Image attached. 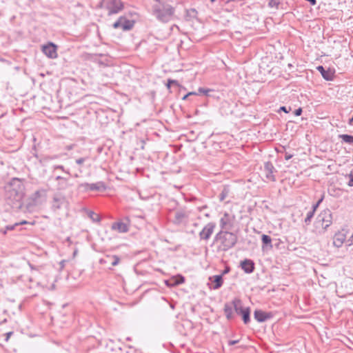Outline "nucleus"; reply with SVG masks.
<instances>
[{"label":"nucleus","instance_id":"obj_1","mask_svg":"<svg viewBox=\"0 0 353 353\" xmlns=\"http://www.w3.org/2000/svg\"><path fill=\"white\" fill-rule=\"evenodd\" d=\"M4 190L6 203L14 211L21 210L23 206V199L25 195V186L23 181L19 178H12L6 183Z\"/></svg>","mask_w":353,"mask_h":353},{"label":"nucleus","instance_id":"obj_2","mask_svg":"<svg viewBox=\"0 0 353 353\" xmlns=\"http://www.w3.org/2000/svg\"><path fill=\"white\" fill-rule=\"evenodd\" d=\"M223 312L229 321H233L236 316H240L245 325H248L251 321V308L245 306L239 298L226 302L223 306Z\"/></svg>","mask_w":353,"mask_h":353},{"label":"nucleus","instance_id":"obj_3","mask_svg":"<svg viewBox=\"0 0 353 353\" xmlns=\"http://www.w3.org/2000/svg\"><path fill=\"white\" fill-rule=\"evenodd\" d=\"M237 241L238 236L236 233L223 230L214 235L211 246L215 245L217 252H226L234 248Z\"/></svg>","mask_w":353,"mask_h":353},{"label":"nucleus","instance_id":"obj_4","mask_svg":"<svg viewBox=\"0 0 353 353\" xmlns=\"http://www.w3.org/2000/svg\"><path fill=\"white\" fill-rule=\"evenodd\" d=\"M174 13V8L170 5L163 4L161 8L159 6H153V14L156 18L163 23L168 22Z\"/></svg>","mask_w":353,"mask_h":353},{"label":"nucleus","instance_id":"obj_5","mask_svg":"<svg viewBox=\"0 0 353 353\" xmlns=\"http://www.w3.org/2000/svg\"><path fill=\"white\" fill-rule=\"evenodd\" d=\"M103 3L108 11V16L117 14L124 8V3L121 0H103L99 4V7H101Z\"/></svg>","mask_w":353,"mask_h":353},{"label":"nucleus","instance_id":"obj_6","mask_svg":"<svg viewBox=\"0 0 353 353\" xmlns=\"http://www.w3.org/2000/svg\"><path fill=\"white\" fill-rule=\"evenodd\" d=\"M332 223V213L330 209L323 210L316 217L315 225L317 228L321 225L325 231Z\"/></svg>","mask_w":353,"mask_h":353},{"label":"nucleus","instance_id":"obj_7","mask_svg":"<svg viewBox=\"0 0 353 353\" xmlns=\"http://www.w3.org/2000/svg\"><path fill=\"white\" fill-rule=\"evenodd\" d=\"M135 24L134 20H130L125 15L120 16L119 19L112 24L114 29L121 28L123 31L131 30Z\"/></svg>","mask_w":353,"mask_h":353},{"label":"nucleus","instance_id":"obj_8","mask_svg":"<svg viewBox=\"0 0 353 353\" xmlns=\"http://www.w3.org/2000/svg\"><path fill=\"white\" fill-rule=\"evenodd\" d=\"M68 202L65 196L54 195L51 201V210L53 212L59 214L63 207H67Z\"/></svg>","mask_w":353,"mask_h":353},{"label":"nucleus","instance_id":"obj_9","mask_svg":"<svg viewBox=\"0 0 353 353\" xmlns=\"http://www.w3.org/2000/svg\"><path fill=\"white\" fill-rule=\"evenodd\" d=\"M216 224L215 222L208 223L199 233V236L201 241H208L212 234H213L214 229L216 228Z\"/></svg>","mask_w":353,"mask_h":353},{"label":"nucleus","instance_id":"obj_10","mask_svg":"<svg viewBox=\"0 0 353 353\" xmlns=\"http://www.w3.org/2000/svg\"><path fill=\"white\" fill-rule=\"evenodd\" d=\"M234 216H231L228 212H225L219 220L220 230H228L230 231L234 226Z\"/></svg>","mask_w":353,"mask_h":353},{"label":"nucleus","instance_id":"obj_11","mask_svg":"<svg viewBox=\"0 0 353 353\" xmlns=\"http://www.w3.org/2000/svg\"><path fill=\"white\" fill-rule=\"evenodd\" d=\"M42 52L50 59L57 57V46L53 42L49 41L41 46Z\"/></svg>","mask_w":353,"mask_h":353},{"label":"nucleus","instance_id":"obj_12","mask_svg":"<svg viewBox=\"0 0 353 353\" xmlns=\"http://www.w3.org/2000/svg\"><path fill=\"white\" fill-rule=\"evenodd\" d=\"M54 179L57 181L56 189L59 192H64L74 185L68 177L57 176Z\"/></svg>","mask_w":353,"mask_h":353},{"label":"nucleus","instance_id":"obj_13","mask_svg":"<svg viewBox=\"0 0 353 353\" xmlns=\"http://www.w3.org/2000/svg\"><path fill=\"white\" fill-rule=\"evenodd\" d=\"M263 172L266 179L270 181H276L274 173L277 172V170L271 161H269L264 163Z\"/></svg>","mask_w":353,"mask_h":353},{"label":"nucleus","instance_id":"obj_14","mask_svg":"<svg viewBox=\"0 0 353 353\" xmlns=\"http://www.w3.org/2000/svg\"><path fill=\"white\" fill-rule=\"evenodd\" d=\"M273 316L274 314L272 312H266L261 309H256L254 311V318L259 323H264Z\"/></svg>","mask_w":353,"mask_h":353},{"label":"nucleus","instance_id":"obj_15","mask_svg":"<svg viewBox=\"0 0 353 353\" xmlns=\"http://www.w3.org/2000/svg\"><path fill=\"white\" fill-rule=\"evenodd\" d=\"M239 268L248 274H252L255 270V263L252 259H244L239 263Z\"/></svg>","mask_w":353,"mask_h":353},{"label":"nucleus","instance_id":"obj_16","mask_svg":"<svg viewBox=\"0 0 353 353\" xmlns=\"http://www.w3.org/2000/svg\"><path fill=\"white\" fill-rule=\"evenodd\" d=\"M316 70L321 73L322 77L326 81H332L334 78L335 70L330 68H325L323 65H318Z\"/></svg>","mask_w":353,"mask_h":353},{"label":"nucleus","instance_id":"obj_17","mask_svg":"<svg viewBox=\"0 0 353 353\" xmlns=\"http://www.w3.org/2000/svg\"><path fill=\"white\" fill-rule=\"evenodd\" d=\"M261 250L263 252H268L272 249V239L270 236L263 234L261 235Z\"/></svg>","mask_w":353,"mask_h":353},{"label":"nucleus","instance_id":"obj_18","mask_svg":"<svg viewBox=\"0 0 353 353\" xmlns=\"http://www.w3.org/2000/svg\"><path fill=\"white\" fill-rule=\"evenodd\" d=\"M209 281H211L212 284L210 288L213 290H218L221 288L223 284V278L220 274L210 276Z\"/></svg>","mask_w":353,"mask_h":353},{"label":"nucleus","instance_id":"obj_19","mask_svg":"<svg viewBox=\"0 0 353 353\" xmlns=\"http://www.w3.org/2000/svg\"><path fill=\"white\" fill-rule=\"evenodd\" d=\"M189 214L184 210H178L175 212L173 223L175 225H180L188 219Z\"/></svg>","mask_w":353,"mask_h":353},{"label":"nucleus","instance_id":"obj_20","mask_svg":"<svg viewBox=\"0 0 353 353\" xmlns=\"http://www.w3.org/2000/svg\"><path fill=\"white\" fill-rule=\"evenodd\" d=\"M111 229L120 233H125L129 231V225L122 221H117L112 224Z\"/></svg>","mask_w":353,"mask_h":353},{"label":"nucleus","instance_id":"obj_21","mask_svg":"<svg viewBox=\"0 0 353 353\" xmlns=\"http://www.w3.org/2000/svg\"><path fill=\"white\" fill-rule=\"evenodd\" d=\"M345 239L346 235L344 233L341 232L339 231L335 233L333 238L334 246L338 248H341L343 245L344 241H345Z\"/></svg>","mask_w":353,"mask_h":353},{"label":"nucleus","instance_id":"obj_22","mask_svg":"<svg viewBox=\"0 0 353 353\" xmlns=\"http://www.w3.org/2000/svg\"><path fill=\"white\" fill-rule=\"evenodd\" d=\"M185 279L183 275L178 274L177 276L172 277V283H170L169 281H166L165 284L167 286L169 287H175L179 285L183 284V283H185Z\"/></svg>","mask_w":353,"mask_h":353},{"label":"nucleus","instance_id":"obj_23","mask_svg":"<svg viewBox=\"0 0 353 353\" xmlns=\"http://www.w3.org/2000/svg\"><path fill=\"white\" fill-rule=\"evenodd\" d=\"M106 189V185L103 181H98L95 183H90V192H103Z\"/></svg>","mask_w":353,"mask_h":353},{"label":"nucleus","instance_id":"obj_24","mask_svg":"<svg viewBox=\"0 0 353 353\" xmlns=\"http://www.w3.org/2000/svg\"><path fill=\"white\" fill-rule=\"evenodd\" d=\"M46 192H47V190L46 189H43V188L39 189V190L35 191L32 194L31 199L33 200L34 202L37 203L41 197L46 196Z\"/></svg>","mask_w":353,"mask_h":353},{"label":"nucleus","instance_id":"obj_25","mask_svg":"<svg viewBox=\"0 0 353 353\" xmlns=\"http://www.w3.org/2000/svg\"><path fill=\"white\" fill-rule=\"evenodd\" d=\"M83 210L86 212L88 216L95 223H99L101 220V218L99 214H96L94 211L88 210L85 208H83Z\"/></svg>","mask_w":353,"mask_h":353},{"label":"nucleus","instance_id":"obj_26","mask_svg":"<svg viewBox=\"0 0 353 353\" xmlns=\"http://www.w3.org/2000/svg\"><path fill=\"white\" fill-rule=\"evenodd\" d=\"M339 139L341 140V143L353 144V135L348 134H341L338 136Z\"/></svg>","mask_w":353,"mask_h":353},{"label":"nucleus","instance_id":"obj_27","mask_svg":"<svg viewBox=\"0 0 353 353\" xmlns=\"http://www.w3.org/2000/svg\"><path fill=\"white\" fill-rule=\"evenodd\" d=\"M230 186L228 185H225L223 187V189L219 196V201L222 202L225 200V199L228 196L230 193Z\"/></svg>","mask_w":353,"mask_h":353},{"label":"nucleus","instance_id":"obj_28","mask_svg":"<svg viewBox=\"0 0 353 353\" xmlns=\"http://www.w3.org/2000/svg\"><path fill=\"white\" fill-rule=\"evenodd\" d=\"M173 85L185 90V88L182 86V85H181L177 80H174V79H168L167 80V83L165 84V86H166L167 89L169 90V92H172V91H171V86Z\"/></svg>","mask_w":353,"mask_h":353},{"label":"nucleus","instance_id":"obj_29","mask_svg":"<svg viewBox=\"0 0 353 353\" xmlns=\"http://www.w3.org/2000/svg\"><path fill=\"white\" fill-rule=\"evenodd\" d=\"M210 93H215V90L213 89L200 87L196 91V94H199V95H205L206 97L207 95H210Z\"/></svg>","mask_w":353,"mask_h":353},{"label":"nucleus","instance_id":"obj_30","mask_svg":"<svg viewBox=\"0 0 353 353\" xmlns=\"http://www.w3.org/2000/svg\"><path fill=\"white\" fill-rule=\"evenodd\" d=\"M77 190L81 192H90V183H82L78 185Z\"/></svg>","mask_w":353,"mask_h":353},{"label":"nucleus","instance_id":"obj_31","mask_svg":"<svg viewBox=\"0 0 353 353\" xmlns=\"http://www.w3.org/2000/svg\"><path fill=\"white\" fill-rule=\"evenodd\" d=\"M314 214L315 212H314L312 210L307 212V216L304 220V223H305L306 225H309L311 223V221L314 217Z\"/></svg>","mask_w":353,"mask_h":353},{"label":"nucleus","instance_id":"obj_32","mask_svg":"<svg viewBox=\"0 0 353 353\" xmlns=\"http://www.w3.org/2000/svg\"><path fill=\"white\" fill-rule=\"evenodd\" d=\"M280 4V0H269L268 6L270 8H275L278 10L279 9Z\"/></svg>","mask_w":353,"mask_h":353},{"label":"nucleus","instance_id":"obj_33","mask_svg":"<svg viewBox=\"0 0 353 353\" xmlns=\"http://www.w3.org/2000/svg\"><path fill=\"white\" fill-rule=\"evenodd\" d=\"M19 227V224L17 223H15L12 225H8L5 227V230L3 231V229L1 230V231L6 234L7 233V231H11L16 230Z\"/></svg>","mask_w":353,"mask_h":353},{"label":"nucleus","instance_id":"obj_34","mask_svg":"<svg viewBox=\"0 0 353 353\" xmlns=\"http://www.w3.org/2000/svg\"><path fill=\"white\" fill-rule=\"evenodd\" d=\"M197 14L198 12L195 8H190L189 10H186V17H190L195 19L196 18Z\"/></svg>","mask_w":353,"mask_h":353},{"label":"nucleus","instance_id":"obj_35","mask_svg":"<svg viewBox=\"0 0 353 353\" xmlns=\"http://www.w3.org/2000/svg\"><path fill=\"white\" fill-rule=\"evenodd\" d=\"M324 199V194H323L321 198L312 206V210L316 212L317 208L320 205V204L322 203V201Z\"/></svg>","mask_w":353,"mask_h":353},{"label":"nucleus","instance_id":"obj_36","mask_svg":"<svg viewBox=\"0 0 353 353\" xmlns=\"http://www.w3.org/2000/svg\"><path fill=\"white\" fill-rule=\"evenodd\" d=\"M112 261L111 262V265L112 266L117 265L119 263L120 261H121L120 257L118 256L117 255H113L112 256Z\"/></svg>","mask_w":353,"mask_h":353},{"label":"nucleus","instance_id":"obj_37","mask_svg":"<svg viewBox=\"0 0 353 353\" xmlns=\"http://www.w3.org/2000/svg\"><path fill=\"white\" fill-rule=\"evenodd\" d=\"M53 170H54V171L55 170H62L63 172H64L65 173H66L67 174L70 175V173L69 170H65L64 166H63V165H54V166L53 167Z\"/></svg>","mask_w":353,"mask_h":353},{"label":"nucleus","instance_id":"obj_38","mask_svg":"<svg viewBox=\"0 0 353 353\" xmlns=\"http://www.w3.org/2000/svg\"><path fill=\"white\" fill-rule=\"evenodd\" d=\"M231 271V268L229 265L226 264L225 265V268H224V270L221 272V273L220 274V275H221V276L223 278V276L230 273Z\"/></svg>","mask_w":353,"mask_h":353},{"label":"nucleus","instance_id":"obj_39","mask_svg":"<svg viewBox=\"0 0 353 353\" xmlns=\"http://www.w3.org/2000/svg\"><path fill=\"white\" fill-rule=\"evenodd\" d=\"M346 176L349 178V181L347 182V185L350 187H352L353 186V170H352L350 172V173L349 174H347Z\"/></svg>","mask_w":353,"mask_h":353},{"label":"nucleus","instance_id":"obj_40","mask_svg":"<svg viewBox=\"0 0 353 353\" xmlns=\"http://www.w3.org/2000/svg\"><path fill=\"white\" fill-rule=\"evenodd\" d=\"M291 107H286V106H281L278 110L279 112H284L285 113H288L291 111Z\"/></svg>","mask_w":353,"mask_h":353},{"label":"nucleus","instance_id":"obj_41","mask_svg":"<svg viewBox=\"0 0 353 353\" xmlns=\"http://www.w3.org/2000/svg\"><path fill=\"white\" fill-rule=\"evenodd\" d=\"M302 112H303V109L301 108H299L293 112V114L294 116L299 117V116L301 115Z\"/></svg>","mask_w":353,"mask_h":353},{"label":"nucleus","instance_id":"obj_42","mask_svg":"<svg viewBox=\"0 0 353 353\" xmlns=\"http://www.w3.org/2000/svg\"><path fill=\"white\" fill-rule=\"evenodd\" d=\"M86 160V158L85 157H81V158H79L76 160V163L78 164V165H81L83 164L85 161Z\"/></svg>","mask_w":353,"mask_h":353},{"label":"nucleus","instance_id":"obj_43","mask_svg":"<svg viewBox=\"0 0 353 353\" xmlns=\"http://www.w3.org/2000/svg\"><path fill=\"white\" fill-rule=\"evenodd\" d=\"M239 342V339H238V340H230V341H228V343L229 346H232V345L237 344Z\"/></svg>","mask_w":353,"mask_h":353},{"label":"nucleus","instance_id":"obj_44","mask_svg":"<svg viewBox=\"0 0 353 353\" xmlns=\"http://www.w3.org/2000/svg\"><path fill=\"white\" fill-rule=\"evenodd\" d=\"M293 157V154H290L288 152H285V159L288 161L290 159H291Z\"/></svg>","mask_w":353,"mask_h":353},{"label":"nucleus","instance_id":"obj_45","mask_svg":"<svg viewBox=\"0 0 353 353\" xmlns=\"http://www.w3.org/2000/svg\"><path fill=\"white\" fill-rule=\"evenodd\" d=\"M12 334H13V332H8L6 333L5 334V336H6L5 341H8L9 340L10 336Z\"/></svg>","mask_w":353,"mask_h":353},{"label":"nucleus","instance_id":"obj_46","mask_svg":"<svg viewBox=\"0 0 353 353\" xmlns=\"http://www.w3.org/2000/svg\"><path fill=\"white\" fill-rule=\"evenodd\" d=\"M208 208V205H202L201 207H198L197 208V210L199 212H202L203 210H204L205 209H207Z\"/></svg>","mask_w":353,"mask_h":353},{"label":"nucleus","instance_id":"obj_47","mask_svg":"<svg viewBox=\"0 0 353 353\" xmlns=\"http://www.w3.org/2000/svg\"><path fill=\"white\" fill-rule=\"evenodd\" d=\"M17 223L19 224V227L26 224H31L30 222L25 220L18 222Z\"/></svg>","mask_w":353,"mask_h":353},{"label":"nucleus","instance_id":"obj_48","mask_svg":"<svg viewBox=\"0 0 353 353\" xmlns=\"http://www.w3.org/2000/svg\"><path fill=\"white\" fill-rule=\"evenodd\" d=\"M182 100L185 101V100H192V99H190V96L188 95V92L187 94L183 95V97H182Z\"/></svg>","mask_w":353,"mask_h":353},{"label":"nucleus","instance_id":"obj_49","mask_svg":"<svg viewBox=\"0 0 353 353\" xmlns=\"http://www.w3.org/2000/svg\"><path fill=\"white\" fill-rule=\"evenodd\" d=\"M188 95L190 96V97H191L199 96V94H196V92H189Z\"/></svg>","mask_w":353,"mask_h":353},{"label":"nucleus","instance_id":"obj_50","mask_svg":"<svg viewBox=\"0 0 353 353\" xmlns=\"http://www.w3.org/2000/svg\"><path fill=\"white\" fill-rule=\"evenodd\" d=\"M216 92L215 91V93H210V95H207V97H208L216 98V97H217L216 96Z\"/></svg>","mask_w":353,"mask_h":353},{"label":"nucleus","instance_id":"obj_51","mask_svg":"<svg viewBox=\"0 0 353 353\" xmlns=\"http://www.w3.org/2000/svg\"><path fill=\"white\" fill-rule=\"evenodd\" d=\"M348 241L350 242V245L353 244V234H352V236L348 239Z\"/></svg>","mask_w":353,"mask_h":353},{"label":"nucleus","instance_id":"obj_52","mask_svg":"<svg viewBox=\"0 0 353 353\" xmlns=\"http://www.w3.org/2000/svg\"><path fill=\"white\" fill-rule=\"evenodd\" d=\"M0 61L1 62H5L6 63H10V62L5 59H3V58H0Z\"/></svg>","mask_w":353,"mask_h":353},{"label":"nucleus","instance_id":"obj_53","mask_svg":"<svg viewBox=\"0 0 353 353\" xmlns=\"http://www.w3.org/2000/svg\"><path fill=\"white\" fill-rule=\"evenodd\" d=\"M141 148L142 150H144V145H145V141H144V140H141Z\"/></svg>","mask_w":353,"mask_h":353},{"label":"nucleus","instance_id":"obj_54","mask_svg":"<svg viewBox=\"0 0 353 353\" xmlns=\"http://www.w3.org/2000/svg\"><path fill=\"white\" fill-rule=\"evenodd\" d=\"M348 123L350 125H352L353 124V116L350 119H349Z\"/></svg>","mask_w":353,"mask_h":353},{"label":"nucleus","instance_id":"obj_55","mask_svg":"<svg viewBox=\"0 0 353 353\" xmlns=\"http://www.w3.org/2000/svg\"><path fill=\"white\" fill-rule=\"evenodd\" d=\"M56 159V157H46L44 158V159Z\"/></svg>","mask_w":353,"mask_h":353},{"label":"nucleus","instance_id":"obj_56","mask_svg":"<svg viewBox=\"0 0 353 353\" xmlns=\"http://www.w3.org/2000/svg\"><path fill=\"white\" fill-rule=\"evenodd\" d=\"M64 263H65V261H62L60 263L61 268H63L64 267Z\"/></svg>","mask_w":353,"mask_h":353},{"label":"nucleus","instance_id":"obj_57","mask_svg":"<svg viewBox=\"0 0 353 353\" xmlns=\"http://www.w3.org/2000/svg\"><path fill=\"white\" fill-rule=\"evenodd\" d=\"M75 83V81L74 79H70L69 81V83Z\"/></svg>","mask_w":353,"mask_h":353},{"label":"nucleus","instance_id":"obj_58","mask_svg":"<svg viewBox=\"0 0 353 353\" xmlns=\"http://www.w3.org/2000/svg\"><path fill=\"white\" fill-rule=\"evenodd\" d=\"M126 340L130 341L132 340V339H131V337L128 336L126 338Z\"/></svg>","mask_w":353,"mask_h":353},{"label":"nucleus","instance_id":"obj_59","mask_svg":"<svg viewBox=\"0 0 353 353\" xmlns=\"http://www.w3.org/2000/svg\"><path fill=\"white\" fill-rule=\"evenodd\" d=\"M205 216L210 217V214H208V213L205 214Z\"/></svg>","mask_w":353,"mask_h":353},{"label":"nucleus","instance_id":"obj_60","mask_svg":"<svg viewBox=\"0 0 353 353\" xmlns=\"http://www.w3.org/2000/svg\"><path fill=\"white\" fill-rule=\"evenodd\" d=\"M77 250H75V251L74 252V253H73V255H74H74H76V254H77Z\"/></svg>","mask_w":353,"mask_h":353},{"label":"nucleus","instance_id":"obj_61","mask_svg":"<svg viewBox=\"0 0 353 353\" xmlns=\"http://www.w3.org/2000/svg\"><path fill=\"white\" fill-rule=\"evenodd\" d=\"M212 3L215 2L216 0H210Z\"/></svg>","mask_w":353,"mask_h":353},{"label":"nucleus","instance_id":"obj_62","mask_svg":"<svg viewBox=\"0 0 353 353\" xmlns=\"http://www.w3.org/2000/svg\"><path fill=\"white\" fill-rule=\"evenodd\" d=\"M128 347L130 349L133 348L132 346H131V345H128Z\"/></svg>","mask_w":353,"mask_h":353},{"label":"nucleus","instance_id":"obj_63","mask_svg":"<svg viewBox=\"0 0 353 353\" xmlns=\"http://www.w3.org/2000/svg\"><path fill=\"white\" fill-rule=\"evenodd\" d=\"M103 259H101V260H100V263H103Z\"/></svg>","mask_w":353,"mask_h":353},{"label":"nucleus","instance_id":"obj_64","mask_svg":"<svg viewBox=\"0 0 353 353\" xmlns=\"http://www.w3.org/2000/svg\"><path fill=\"white\" fill-rule=\"evenodd\" d=\"M288 66L292 67V64L290 63V64H288Z\"/></svg>","mask_w":353,"mask_h":353}]
</instances>
